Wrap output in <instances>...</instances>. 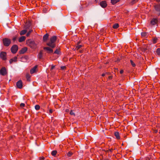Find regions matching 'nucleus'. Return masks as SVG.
Here are the masks:
<instances>
[{
	"mask_svg": "<svg viewBox=\"0 0 160 160\" xmlns=\"http://www.w3.org/2000/svg\"><path fill=\"white\" fill-rule=\"evenodd\" d=\"M157 38H154L153 39L152 42L153 43L155 44L157 42Z\"/></svg>",
	"mask_w": 160,
	"mask_h": 160,
	"instance_id": "nucleus-34",
	"label": "nucleus"
},
{
	"mask_svg": "<svg viewBox=\"0 0 160 160\" xmlns=\"http://www.w3.org/2000/svg\"><path fill=\"white\" fill-rule=\"evenodd\" d=\"M49 35L48 33L46 34L43 37V40L44 42H46L48 38Z\"/></svg>",
	"mask_w": 160,
	"mask_h": 160,
	"instance_id": "nucleus-14",
	"label": "nucleus"
},
{
	"mask_svg": "<svg viewBox=\"0 0 160 160\" xmlns=\"http://www.w3.org/2000/svg\"><path fill=\"white\" fill-rule=\"evenodd\" d=\"M2 42L4 45L6 47L8 46L11 43L10 39L5 38L2 40Z\"/></svg>",
	"mask_w": 160,
	"mask_h": 160,
	"instance_id": "nucleus-2",
	"label": "nucleus"
},
{
	"mask_svg": "<svg viewBox=\"0 0 160 160\" xmlns=\"http://www.w3.org/2000/svg\"><path fill=\"white\" fill-rule=\"evenodd\" d=\"M100 5L102 8H104L107 7V4L106 1H103L100 2Z\"/></svg>",
	"mask_w": 160,
	"mask_h": 160,
	"instance_id": "nucleus-11",
	"label": "nucleus"
},
{
	"mask_svg": "<svg viewBox=\"0 0 160 160\" xmlns=\"http://www.w3.org/2000/svg\"><path fill=\"white\" fill-rule=\"evenodd\" d=\"M35 108L37 110H39L40 108V106L39 105H36L35 106Z\"/></svg>",
	"mask_w": 160,
	"mask_h": 160,
	"instance_id": "nucleus-29",
	"label": "nucleus"
},
{
	"mask_svg": "<svg viewBox=\"0 0 160 160\" xmlns=\"http://www.w3.org/2000/svg\"><path fill=\"white\" fill-rule=\"evenodd\" d=\"M154 8L157 11L160 12V4L155 5Z\"/></svg>",
	"mask_w": 160,
	"mask_h": 160,
	"instance_id": "nucleus-13",
	"label": "nucleus"
},
{
	"mask_svg": "<svg viewBox=\"0 0 160 160\" xmlns=\"http://www.w3.org/2000/svg\"><path fill=\"white\" fill-rule=\"evenodd\" d=\"M80 9L81 10H82L83 9V7L82 6L81 7Z\"/></svg>",
	"mask_w": 160,
	"mask_h": 160,
	"instance_id": "nucleus-47",
	"label": "nucleus"
},
{
	"mask_svg": "<svg viewBox=\"0 0 160 160\" xmlns=\"http://www.w3.org/2000/svg\"><path fill=\"white\" fill-rule=\"evenodd\" d=\"M115 149H113V148H111V149H109V150L107 151V152H108L109 151H110V152H112V151L113 150Z\"/></svg>",
	"mask_w": 160,
	"mask_h": 160,
	"instance_id": "nucleus-35",
	"label": "nucleus"
},
{
	"mask_svg": "<svg viewBox=\"0 0 160 160\" xmlns=\"http://www.w3.org/2000/svg\"><path fill=\"white\" fill-rule=\"evenodd\" d=\"M119 27V25L118 23H115L112 26V28L114 29H117Z\"/></svg>",
	"mask_w": 160,
	"mask_h": 160,
	"instance_id": "nucleus-27",
	"label": "nucleus"
},
{
	"mask_svg": "<svg viewBox=\"0 0 160 160\" xmlns=\"http://www.w3.org/2000/svg\"><path fill=\"white\" fill-rule=\"evenodd\" d=\"M159 20L158 18H153L150 22V24L152 25H155L158 23Z\"/></svg>",
	"mask_w": 160,
	"mask_h": 160,
	"instance_id": "nucleus-7",
	"label": "nucleus"
},
{
	"mask_svg": "<svg viewBox=\"0 0 160 160\" xmlns=\"http://www.w3.org/2000/svg\"><path fill=\"white\" fill-rule=\"evenodd\" d=\"M27 50L28 48L27 47H24L19 51V53L20 54H23L27 51Z\"/></svg>",
	"mask_w": 160,
	"mask_h": 160,
	"instance_id": "nucleus-12",
	"label": "nucleus"
},
{
	"mask_svg": "<svg viewBox=\"0 0 160 160\" xmlns=\"http://www.w3.org/2000/svg\"><path fill=\"white\" fill-rule=\"evenodd\" d=\"M157 1L158 2H160V0H157Z\"/></svg>",
	"mask_w": 160,
	"mask_h": 160,
	"instance_id": "nucleus-48",
	"label": "nucleus"
},
{
	"mask_svg": "<svg viewBox=\"0 0 160 160\" xmlns=\"http://www.w3.org/2000/svg\"><path fill=\"white\" fill-rule=\"evenodd\" d=\"M53 112V110L52 109H50L49 110V113H52Z\"/></svg>",
	"mask_w": 160,
	"mask_h": 160,
	"instance_id": "nucleus-42",
	"label": "nucleus"
},
{
	"mask_svg": "<svg viewBox=\"0 0 160 160\" xmlns=\"http://www.w3.org/2000/svg\"><path fill=\"white\" fill-rule=\"evenodd\" d=\"M17 57H15L13 58L10 59L9 60V62L11 64L13 62H16L17 61Z\"/></svg>",
	"mask_w": 160,
	"mask_h": 160,
	"instance_id": "nucleus-16",
	"label": "nucleus"
},
{
	"mask_svg": "<svg viewBox=\"0 0 160 160\" xmlns=\"http://www.w3.org/2000/svg\"><path fill=\"white\" fill-rule=\"evenodd\" d=\"M27 32V30L26 29L21 31L20 32V35H23L25 34Z\"/></svg>",
	"mask_w": 160,
	"mask_h": 160,
	"instance_id": "nucleus-25",
	"label": "nucleus"
},
{
	"mask_svg": "<svg viewBox=\"0 0 160 160\" xmlns=\"http://www.w3.org/2000/svg\"><path fill=\"white\" fill-rule=\"evenodd\" d=\"M48 11V9L47 8V6L44 7L43 10V13H47Z\"/></svg>",
	"mask_w": 160,
	"mask_h": 160,
	"instance_id": "nucleus-26",
	"label": "nucleus"
},
{
	"mask_svg": "<svg viewBox=\"0 0 160 160\" xmlns=\"http://www.w3.org/2000/svg\"><path fill=\"white\" fill-rule=\"evenodd\" d=\"M120 0H111V3L112 4H114L119 2Z\"/></svg>",
	"mask_w": 160,
	"mask_h": 160,
	"instance_id": "nucleus-24",
	"label": "nucleus"
},
{
	"mask_svg": "<svg viewBox=\"0 0 160 160\" xmlns=\"http://www.w3.org/2000/svg\"><path fill=\"white\" fill-rule=\"evenodd\" d=\"M26 78L28 80L29 78V75H27L26 76Z\"/></svg>",
	"mask_w": 160,
	"mask_h": 160,
	"instance_id": "nucleus-46",
	"label": "nucleus"
},
{
	"mask_svg": "<svg viewBox=\"0 0 160 160\" xmlns=\"http://www.w3.org/2000/svg\"><path fill=\"white\" fill-rule=\"evenodd\" d=\"M43 50H41L38 55V58L39 60H41L43 59Z\"/></svg>",
	"mask_w": 160,
	"mask_h": 160,
	"instance_id": "nucleus-10",
	"label": "nucleus"
},
{
	"mask_svg": "<svg viewBox=\"0 0 160 160\" xmlns=\"http://www.w3.org/2000/svg\"><path fill=\"white\" fill-rule=\"evenodd\" d=\"M141 35L142 38H146L148 36V34L147 32H143L141 33Z\"/></svg>",
	"mask_w": 160,
	"mask_h": 160,
	"instance_id": "nucleus-20",
	"label": "nucleus"
},
{
	"mask_svg": "<svg viewBox=\"0 0 160 160\" xmlns=\"http://www.w3.org/2000/svg\"><path fill=\"white\" fill-rule=\"evenodd\" d=\"M92 4V3L91 2H84V3L82 5H84V8H86V7H88L89 5H91Z\"/></svg>",
	"mask_w": 160,
	"mask_h": 160,
	"instance_id": "nucleus-15",
	"label": "nucleus"
},
{
	"mask_svg": "<svg viewBox=\"0 0 160 160\" xmlns=\"http://www.w3.org/2000/svg\"><path fill=\"white\" fill-rule=\"evenodd\" d=\"M138 0H137V1H138Z\"/></svg>",
	"mask_w": 160,
	"mask_h": 160,
	"instance_id": "nucleus-51",
	"label": "nucleus"
},
{
	"mask_svg": "<svg viewBox=\"0 0 160 160\" xmlns=\"http://www.w3.org/2000/svg\"><path fill=\"white\" fill-rule=\"evenodd\" d=\"M130 62H131V65L133 67H135L136 66L135 64L133 62L132 60H130Z\"/></svg>",
	"mask_w": 160,
	"mask_h": 160,
	"instance_id": "nucleus-33",
	"label": "nucleus"
},
{
	"mask_svg": "<svg viewBox=\"0 0 160 160\" xmlns=\"http://www.w3.org/2000/svg\"><path fill=\"white\" fill-rule=\"evenodd\" d=\"M55 67V66L52 65V66H51V68L50 70H52V69H53Z\"/></svg>",
	"mask_w": 160,
	"mask_h": 160,
	"instance_id": "nucleus-40",
	"label": "nucleus"
},
{
	"mask_svg": "<svg viewBox=\"0 0 160 160\" xmlns=\"http://www.w3.org/2000/svg\"><path fill=\"white\" fill-rule=\"evenodd\" d=\"M28 45L32 49H35L37 46V44L33 41H29Z\"/></svg>",
	"mask_w": 160,
	"mask_h": 160,
	"instance_id": "nucleus-3",
	"label": "nucleus"
},
{
	"mask_svg": "<svg viewBox=\"0 0 160 160\" xmlns=\"http://www.w3.org/2000/svg\"><path fill=\"white\" fill-rule=\"evenodd\" d=\"M0 74L2 76H4L7 74L6 68L5 67L2 68L0 70Z\"/></svg>",
	"mask_w": 160,
	"mask_h": 160,
	"instance_id": "nucleus-9",
	"label": "nucleus"
},
{
	"mask_svg": "<svg viewBox=\"0 0 160 160\" xmlns=\"http://www.w3.org/2000/svg\"><path fill=\"white\" fill-rule=\"evenodd\" d=\"M44 158H45L44 157H40L39 159L40 160H44Z\"/></svg>",
	"mask_w": 160,
	"mask_h": 160,
	"instance_id": "nucleus-41",
	"label": "nucleus"
},
{
	"mask_svg": "<svg viewBox=\"0 0 160 160\" xmlns=\"http://www.w3.org/2000/svg\"><path fill=\"white\" fill-rule=\"evenodd\" d=\"M132 0L133 1H136V0ZM136 1H137V0H136Z\"/></svg>",
	"mask_w": 160,
	"mask_h": 160,
	"instance_id": "nucleus-49",
	"label": "nucleus"
},
{
	"mask_svg": "<svg viewBox=\"0 0 160 160\" xmlns=\"http://www.w3.org/2000/svg\"><path fill=\"white\" fill-rule=\"evenodd\" d=\"M57 153V151L56 150H54L52 151L51 154L52 156L55 155Z\"/></svg>",
	"mask_w": 160,
	"mask_h": 160,
	"instance_id": "nucleus-31",
	"label": "nucleus"
},
{
	"mask_svg": "<svg viewBox=\"0 0 160 160\" xmlns=\"http://www.w3.org/2000/svg\"><path fill=\"white\" fill-rule=\"evenodd\" d=\"M104 160H109L108 159H104Z\"/></svg>",
	"mask_w": 160,
	"mask_h": 160,
	"instance_id": "nucleus-50",
	"label": "nucleus"
},
{
	"mask_svg": "<svg viewBox=\"0 0 160 160\" xmlns=\"http://www.w3.org/2000/svg\"><path fill=\"white\" fill-rule=\"evenodd\" d=\"M123 72V70H121L120 71V73L121 74H122Z\"/></svg>",
	"mask_w": 160,
	"mask_h": 160,
	"instance_id": "nucleus-45",
	"label": "nucleus"
},
{
	"mask_svg": "<svg viewBox=\"0 0 160 160\" xmlns=\"http://www.w3.org/2000/svg\"><path fill=\"white\" fill-rule=\"evenodd\" d=\"M43 49L45 50L47 53L48 54H50L52 53L53 52V49L49 47H44Z\"/></svg>",
	"mask_w": 160,
	"mask_h": 160,
	"instance_id": "nucleus-6",
	"label": "nucleus"
},
{
	"mask_svg": "<svg viewBox=\"0 0 160 160\" xmlns=\"http://www.w3.org/2000/svg\"><path fill=\"white\" fill-rule=\"evenodd\" d=\"M60 48H58L56 49L54 52V53L58 55L60 54L61 53L60 52Z\"/></svg>",
	"mask_w": 160,
	"mask_h": 160,
	"instance_id": "nucleus-18",
	"label": "nucleus"
},
{
	"mask_svg": "<svg viewBox=\"0 0 160 160\" xmlns=\"http://www.w3.org/2000/svg\"><path fill=\"white\" fill-rule=\"evenodd\" d=\"M79 43L80 42H78L77 43L76 47L75 48L76 50H78L79 49L82 47V46L81 45H80Z\"/></svg>",
	"mask_w": 160,
	"mask_h": 160,
	"instance_id": "nucleus-19",
	"label": "nucleus"
},
{
	"mask_svg": "<svg viewBox=\"0 0 160 160\" xmlns=\"http://www.w3.org/2000/svg\"><path fill=\"white\" fill-rule=\"evenodd\" d=\"M66 68V67L65 66H61V68L62 70H64V69L65 68Z\"/></svg>",
	"mask_w": 160,
	"mask_h": 160,
	"instance_id": "nucleus-39",
	"label": "nucleus"
},
{
	"mask_svg": "<svg viewBox=\"0 0 160 160\" xmlns=\"http://www.w3.org/2000/svg\"><path fill=\"white\" fill-rule=\"evenodd\" d=\"M16 38H17V37H14L13 38L12 40L14 42L16 40Z\"/></svg>",
	"mask_w": 160,
	"mask_h": 160,
	"instance_id": "nucleus-43",
	"label": "nucleus"
},
{
	"mask_svg": "<svg viewBox=\"0 0 160 160\" xmlns=\"http://www.w3.org/2000/svg\"><path fill=\"white\" fill-rule=\"evenodd\" d=\"M57 39V37L54 36L51 38L49 42L47 43V45L52 48H54L55 47V42Z\"/></svg>",
	"mask_w": 160,
	"mask_h": 160,
	"instance_id": "nucleus-1",
	"label": "nucleus"
},
{
	"mask_svg": "<svg viewBox=\"0 0 160 160\" xmlns=\"http://www.w3.org/2000/svg\"><path fill=\"white\" fill-rule=\"evenodd\" d=\"M112 76H109L108 77V79H112Z\"/></svg>",
	"mask_w": 160,
	"mask_h": 160,
	"instance_id": "nucleus-44",
	"label": "nucleus"
},
{
	"mask_svg": "<svg viewBox=\"0 0 160 160\" xmlns=\"http://www.w3.org/2000/svg\"><path fill=\"white\" fill-rule=\"evenodd\" d=\"M18 46L16 45H13L11 48L12 52L13 54L16 53L18 50Z\"/></svg>",
	"mask_w": 160,
	"mask_h": 160,
	"instance_id": "nucleus-4",
	"label": "nucleus"
},
{
	"mask_svg": "<svg viewBox=\"0 0 160 160\" xmlns=\"http://www.w3.org/2000/svg\"><path fill=\"white\" fill-rule=\"evenodd\" d=\"M73 154V152L72 151L69 152L67 154V155L68 157H71Z\"/></svg>",
	"mask_w": 160,
	"mask_h": 160,
	"instance_id": "nucleus-28",
	"label": "nucleus"
},
{
	"mask_svg": "<svg viewBox=\"0 0 160 160\" xmlns=\"http://www.w3.org/2000/svg\"><path fill=\"white\" fill-rule=\"evenodd\" d=\"M26 37L25 36H22L19 38L18 41L19 42H22L24 41Z\"/></svg>",
	"mask_w": 160,
	"mask_h": 160,
	"instance_id": "nucleus-21",
	"label": "nucleus"
},
{
	"mask_svg": "<svg viewBox=\"0 0 160 160\" xmlns=\"http://www.w3.org/2000/svg\"><path fill=\"white\" fill-rule=\"evenodd\" d=\"M7 53L6 52H2L0 53V58L2 60H5L7 59Z\"/></svg>",
	"mask_w": 160,
	"mask_h": 160,
	"instance_id": "nucleus-5",
	"label": "nucleus"
},
{
	"mask_svg": "<svg viewBox=\"0 0 160 160\" xmlns=\"http://www.w3.org/2000/svg\"><path fill=\"white\" fill-rule=\"evenodd\" d=\"M70 114L71 115H73L74 116L75 115L74 113L73 112L72 110L71 111Z\"/></svg>",
	"mask_w": 160,
	"mask_h": 160,
	"instance_id": "nucleus-36",
	"label": "nucleus"
},
{
	"mask_svg": "<svg viewBox=\"0 0 160 160\" xmlns=\"http://www.w3.org/2000/svg\"><path fill=\"white\" fill-rule=\"evenodd\" d=\"M22 82L21 80H19L16 83L17 87L19 89H21L22 87Z\"/></svg>",
	"mask_w": 160,
	"mask_h": 160,
	"instance_id": "nucleus-8",
	"label": "nucleus"
},
{
	"mask_svg": "<svg viewBox=\"0 0 160 160\" xmlns=\"http://www.w3.org/2000/svg\"><path fill=\"white\" fill-rule=\"evenodd\" d=\"M31 23H28L26 24L25 26V28L26 29H29L30 28Z\"/></svg>",
	"mask_w": 160,
	"mask_h": 160,
	"instance_id": "nucleus-23",
	"label": "nucleus"
},
{
	"mask_svg": "<svg viewBox=\"0 0 160 160\" xmlns=\"http://www.w3.org/2000/svg\"><path fill=\"white\" fill-rule=\"evenodd\" d=\"M109 74V73L108 72H106L105 73H103L102 74V77L106 75L107 74L108 75Z\"/></svg>",
	"mask_w": 160,
	"mask_h": 160,
	"instance_id": "nucleus-38",
	"label": "nucleus"
},
{
	"mask_svg": "<svg viewBox=\"0 0 160 160\" xmlns=\"http://www.w3.org/2000/svg\"><path fill=\"white\" fill-rule=\"evenodd\" d=\"M25 104L24 103H21L20 104V106L21 107H24L25 106Z\"/></svg>",
	"mask_w": 160,
	"mask_h": 160,
	"instance_id": "nucleus-37",
	"label": "nucleus"
},
{
	"mask_svg": "<svg viewBox=\"0 0 160 160\" xmlns=\"http://www.w3.org/2000/svg\"><path fill=\"white\" fill-rule=\"evenodd\" d=\"M32 29L30 30L26 34V36L27 37H28V36H29L30 34L32 32Z\"/></svg>",
	"mask_w": 160,
	"mask_h": 160,
	"instance_id": "nucleus-32",
	"label": "nucleus"
},
{
	"mask_svg": "<svg viewBox=\"0 0 160 160\" xmlns=\"http://www.w3.org/2000/svg\"><path fill=\"white\" fill-rule=\"evenodd\" d=\"M156 53L158 55H160V48H158L156 50Z\"/></svg>",
	"mask_w": 160,
	"mask_h": 160,
	"instance_id": "nucleus-30",
	"label": "nucleus"
},
{
	"mask_svg": "<svg viewBox=\"0 0 160 160\" xmlns=\"http://www.w3.org/2000/svg\"><path fill=\"white\" fill-rule=\"evenodd\" d=\"M114 135L115 136L116 138L117 139H120V137L119 133L118 132H114Z\"/></svg>",
	"mask_w": 160,
	"mask_h": 160,
	"instance_id": "nucleus-22",
	"label": "nucleus"
},
{
	"mask_svg": "<svg viewBox=\"0 0 160 160\" xmlns=\"http://www.w3.org/2000/svg\"><path fill=\"white\" fill-rule=\"evenodd\" d=\"M37 68V66H35L33 68L31 69L30 71V73L31 74H33L34 73L35 71L36 68Z\"/></svg>",
	"mask_w": 160,
	"mask_h": 160,
	"instance_id": "nucleus-17",
	"label": "nucleus"
}]
</instances>
